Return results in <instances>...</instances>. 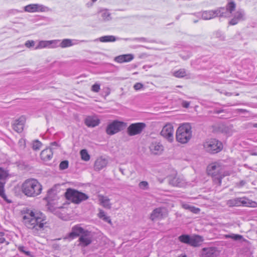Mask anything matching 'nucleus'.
I'll list each match as a JSON object with an SVG mask.
<instances>
[{
  "instance_id": "nucleus-9",
  "label": "nucleus",
  "mask_w": 257,
  "mask_h": 257,
  "mask_svg": "<svg viewBox=\"0 0 257 257\" xmlns=\"http://www.w3.org/2000/svg\"><path fill=\"white\" fill-rule=\"evenodd\" d=\"M224 10L223 9H217L215 10L205 11L202 13L201 17L203 19L205 20H210L216 17H221L224 16L223 13Z\"/></svg>"
},
{
  "instance_id": "nucleus-3",
  "label": "nucleus",
  "mask_w": 257,
  "mask_h": 257,
  "mask_svg": "<svg viewBox=\"0 0 257 257\" xmlns=\"http://www.w3.org/2000/svg\"><path fill=\"white\" fill-rule=\"evenodd\" d=\"M176 140L182 144L187 143L192 137L191 126L189 123L180 125L176 132Z\"/></svg>"
},
{
  "instance_id": "nucleus-44",
  "label": "nucleus",
  "mask_w": 257,
  "mask_h": 257,
  "mask_svg": "<svg viewBox=\"0 0 257 257\" xmlns=\"http://www.w3.org/2000/svg\"><path fill=\"white\" fill-rule=\"evenodd\" d=\"M100 90V85L98 84H94L91 87V90L95 92H98Z\"/></svg>"
},
{
  "instance_id": "nucleus-38",
  "label": "nucleus",
  "mask_w": 257,
  "mask_h": 257,
  "mask_svg": "<svg viewBox=\"0 0 257 257\" xmlns=\"http://www.w3.org/2000/svg\"><path fill=\"white\" fill-rule=\"evenodd\" d=\"M9 175L8 170L0 167V180H4L6 179Z\"/></svg>"
},
{
  "instance_id": "nucleus-50",
  "label": "nucleus",
  "mask_w": 257,
  "mask_h": 257,
  "mask_svg": "<svg viewBox=\"0 0 257 257\" xmlns=\"http://www.w3.org/2000/svg\"><path fill=\"white\" fill-rule=\"evenodd\" d=\"M190 105L189 102L187 101H183L182 103V105L185 108H188Z\"/></svg>"
},
{
  "instance_id": "nucleus-27",
  "label": "nucleus",
  "mask_w": 257,
  "mask_h": 257,
  "mask_svg": "<svg viewBox=\"0 0 257 257\" xmlns=\"http://www.w3.org/2000/svg\"><path fill=\"white\" fill-rule=\"evenodd\" d=\"M99 200L100 204L106 209H110L111 204L110 203V199L107 197L103 195L99 196Z\"/></svg>"
},
{
  "instance_id": "nucleus-22",
  "label": "nucleus",
  "mask_w": 257,
  "mask_h": 257,
  "mask_svg": "<svg viewBox=\"0 0 257 257\" xmlns=\"http://www.w3.org/2000/svg\"><path fill=\"white\" fill-rule=\"evenodd\" d=\"M108 163L107 160L102 158L99 157L96 159L94 163L95 170L99 171L105 167Z\"/></svg>"
},
{
  "instance_id": "nucleus-21",
  "label": "nucleus",
  "mask_w": 257,
  "mask_h": 257,
  "mask_svg": "<svg viewBox=\"0 0 257 257\" xmlns=\"http://www.w3.org/2000/svg\"><path fill=\"white\" fill-rule=\"evenodd\" d=\"M53 148H50L43 150L40 154L41 159L45 162L50 160L53 155Z\"/></svg>"
},
{
  "instance_id": "nucleus-54",
  "label": "nucleus",
  "mask_w": 257,
  "mask_h": 257,
  "mask_svg": "<svg viewBox=\"0 0 257 257\" xmlns=\"http://www.w3.org/2000/svg\"><path fill=\"white\" fill-rule=\"evenodd\" d=\"M220 92L221 93H224L226 96H231L232 95V93L230 92Z\"/></svg>"
},
{
  "instance_id": "nucleus-51",
  "label": "nucleus",
  "mask_w": 257,
  "mask_h": 257,
  "mask_svg": "<svg viewBox=\"0 0 257 257\" xmlns=\"http://www.w3.org/2000/svg\"><path fill=\"white\" fill-rule=\"evenodd\" d=\"M236 111L237 112H241V113H245V112H248V111L246 109H237L236 110Z\"/></svg>"
},
{
  "instance_id": "nucleus-26",
  "label": "nucleus",
  "mask_w": 257,
  "mask_h": 257,
  "mask_svg": "<svg viewBox=\"0 0 257 257\" xmlns=\"http://www.w3.org/2000/svg\"><path fill=\"white\" fill-rule=\"evenodd\" d=\"M99 120L94 117L87 116L85 119V123L88 127H95L99 123Z\"/></svg>"
},
{
  "instance_id": "nucleus-13",
  "label": "nucleus",
  "mask_w": 257,
  "mask_h": 257,
  "mask_svg": "<svg viewBox=\"0 0 257 257\" xmlns=\"http://www.w3.org/2000/svg\"><path fill=\"white\" fill-rule=\"evenodd\" d=\"M92 238L91 232L85 230L79 238V244L83 247L86 246L91 243Z\"/></svg>"
},
{
  "instance_id": "nucleus-23",
  "label": "nucleus",
  "mask_w": 257,
  "mask_h": 257,
  "mask_svg": "<svg viewBox=\"0 0 257 257\" xmlns=\"http://www.w3.org/2000/svg\"><path fill=\"white\" fill-rule=\"evenodd\" d=\"M134 57L133 54H124L119 55L114 58V61L119 63H122L123 62H127L132 61L134 59Z\"/></svg>"
},
{
  "instance_id": "nucleus-57",
  "label": "nucleus",
  "mask_w": 257,
  "mask_h": 257,
  "mask_svg": "<svg viewBox=\"0 0 257 257\" xmlns=\"http://www.w3.org/2000/svg\"><path fill=\"white\" fill-rule=\"evenodd\" d=\"M119 171H120V172L121 173V174L122 175H124V169H122V168H119Z\"/></svg>"
},
{
  "instance_id": "nucleus-17",
  "label": "nucleus",
  "mask_w": 257,
  "mask_h": 257,
  "mask_svg": "<svg viewBox=\"0 0 257 257\" xmlns=\"http://www.w3.org/2000/svg\"><path fill=\"white\" fill-rule=\"evenodd\" d=\"M244 19V12L243 10H240L234 14L233 18L229 21V24L231 25H235L239 22L243 21Z\"/></svg>"
},
{
  "instance_id": "nucleus-5",
  "label": "nucleus",
  "mask_w": 257,
  "mask_h": 257,
  "mask_svg": "<svg viewBox=\"0 0 257 257\" xmlns=\"http://www.w3.org/2000/svg\"><path fill=\"white\" fill-rule=\"evenodd\" d=\"M207 172L209 175L213 177L214 181L218 183L219 185L221 184L222 177L229 175L227 173L222 175V169L220 166L217 163L212 164L208 166Z\"/></svg>"
},
{
  "instance_id": "nucleus-14",
  "label": "nucleus",
  "mask_w": 257,
  "mask_h": 257,
  "mask_svg": "<svg viewBox=\"0 0 257 257\" xmlns=\"http://www.w3.org/2000/svg\"><path fill=\"white\" fill-rule=\"evenodd\" d=\"M151 153L154 155H161L164 151V148L163 145L158 142H152L149 146Z\"/></svg>"
},
{
  "instance_id": "nucleus-1",
  "label": "nucleus",
  "mask_w": 257,
  "mask_h": 257,
  "mask_svg": "<svg viewBox=\"0 0 257 257\" xmlns=\"http://www.w3.org/2000/svg\"><path fill=\"white\" fill-rule=\"evenodd\" d=\"M23 222L29 229H31L35 234L44 230L46 223V217L41 212H36L28 209L23 216Z\"/></svg>"
},
{
  "instance_id": "nucleus-58",
  "label": "nucleus",
  "mask_w": 257,
  "mask_h": 257,
  "mask_svg": "<svg viewBox=\"0 0 257 257\" xmlns=\"http://www.w3.org/2000/svg\"><path fill=\"white\" fill-rule=\"evenodd\" d=\"M253 126L254 127H256V128H257V123H254V124H253Z\"/></svg>"
},
{
  "instance_id": "nucleus-32",
  "label": "nucleus",
  "mask_w": 257,
  "mask_h": 257,
  "mask_svg": "<svg viewBox=\"0 0 257 257\" xmlns=\"http://www.w3.org/2000/svg\"><path fill=\"white\" fill-rule=\"evenodd\" d=\"M225 238H231L234 240L237 241L240 240L243 238V236L240 234H236L234 233H231L230 234H225L224 235Z\"/></svg>"
},
{
  "instance_id": "nucleus-19",
  "label": "nucleus",
  "mask_w": 257,
  "mask_h": 257,
  "mask_svg": "<svg viewBox=\"0 0 257 257\" xmlns=\"http://www.w3.org/2000/svg\"><path fill=\"white\" fill-rule=\"evenodd\" d=\"M168 182L169 184L173 186L183 187L185 184L184 180L179 176H169L168 177Z\"/></svg>"
},
{
  "instance_id": "nucleus-10",
  "label": "nucleus",
  "mask_w": 257,
  "mask_h": 257,
  "mask_svg": "<svg viewBox=\"0 0 257 257\" xmlns=\"http://www.w3.org/2000/svg\"><path fill=\"white\" fill-rule=\"evenodd\" d=\"M173 127L170 123L166 124L162 128L160 134L169 142H172L174 140Z\"/></svg>"
},
{
  "instance_id": "nucleus-8",
  "label": "nucleus",
  "mask_w": 257,
  "mask_h": 257,
  "mask_svg": "<svg viewBox=\"0 0 257 257\" xmlns=\"http://www.w3.org/2000/svg\"><path fill=\"white\" fill-rule=\"evenodd\" d=\"M146 127V124L144 122L132 123L127 128L126 132L129 136H136L140 134Z\"/></svg>"
},
{
  "instance_id": "nucleus-49",
  "label": "nucleus",
  "mask_w": 257,
  "mask_h": 257,
  "mask_svg": "<svg viewBox=\"0 0 257 257\" xmlns=\"http://www.w3.org/2000/svg\"><path fill=\"white\" fill-rule=\"evenodd\" d=\"M105 212L103 210H99V213L98 214V217L102 219L103 217H104L105 216Z\"/></svg>"
},
{
  "instance_id": "nucleus-47",
  "label": "nucleus",
  "mask_w": 257,
  "mask_h": 257,
  "mask_svg": "<svg viewBox=\"0 0 257 257\" xmlns=\"http://www.w3.org/2000/svg\"><path fill=\"white\" fill-rule=\"evenodd\" d=\"M102 220H103L104 221L108 222L110 224H111V220L109 216H107L105 215L104 217H103L102 218Z\"/></svg>"
},
{
  "instance_id": "nucleus-6",
  "label": "nucleus",
  "mask_w": 257,
  "mask_h": 257,
  "mask_svg": "<svg viewBox=\"0 0 257 257\" xmlns=\"http://www.w3.org/2000/svg\"><path fill=\"white\" fill-rule=\"evenodd\" d=\"M203 147L206 152L211 154L220 152L223 148L221 142L215 139L206 141L204 143Z\"/></svg>"
},
{
  "instance_id": "nucleus-34",
  "label": "nucleus",
  "mask_w": 257,
  "mask_h": 257,
  "mask_svg": "<svg viewBox=\"0 0 257 257\" xmlns=\"http://www.w3.org/2000/svg\"><path fill=\"white\" fill-rule=\"evenodd\" d=\"M186 75V71L184 69H180L173 73V75L177 78H182Z\"/></svg>"
},
{
  "instance_id": "nucleus-60",
  "label": "nucleus",
  "mask_w": 257,
  "mask_h": 257,
  "mask_svg": "<svg viewBox=\"0 0 257 257\" xmlns=\"http://www.w3.org/2000/svg\"><path fill=\"white\" fill-rule=\"evenodd\" d=\"M93 2H96L97 0H91Z\"/></svg>"
},
{
  "instance_id": "nucleus-40",
  "label": "nucleus",
  "mask_w": 257,
  "mask_h": 257,
  "mask_svg": "<svg viewBox=\"0 0 257 257\" xmlns=\"http://www.w3.org/2000/svg\"><path fill=\"white\" fill-rule=\"evenodd\" d=\"M42 146V144L41 142L38 140H35L32 143V148L35 151H38L40 149Z\"/></svg>"
},
{
  "instance_id": "nucleus-7",
  "label": "nucleus",
  "mask_w": 257,
  "mask_h": 257,
  "mask_svg": "<svg viewBox=\"0 0 257 257\" xmlns=\"http://www.w3.org/2000/svg\"><path fill=\"white\" fill-rule=\"evenodd\" d=\"M126 126V122L115 120L107 125L106 133L108 135H113L123 130Z\"/></svg>"
},
{
  "instance_id": "nucleus-18",
  "label": "nucleus",
  "mask_w": 257,
  "mask_h": 257,
  "mask_svg": "<svg viewBox=\"0 0 257 257\" xmlns=\"http://www.w3.org/2000/svg\"><path fill=\"white\" fill-rule=\"evenodd\" d=\"M26 118L24 116H21L16 120L13 124V129L17 133H21L24 128Z\"/></svg>"
},
{
  "instance_id": "nucleus-45",
  "label": "nucleus",
  "mask_w": 257,
  "mask_h": 257,
  "mask_svg": "<svg viewBox=\"0 0 257 257\" xmlns=\"http://www.w3.org/2000/svg\"><path fill=\"white\" fill-rule=\"evenodd\" d=\"M25 45L26 47H27V48H30V47L34 46L35 42L32 40V41H27L25 43Z\"/></svg>"
},
{
  "instance_id": "nucleus-56",
  "label": "nucleus",
  "mask_w": 257,
  "mask_h": 257,
  "mask_svg": "<svg viewBox=\"0 0 257 257\" xmlns=\"http://www.w3.org/2000/svg\"><path fill=\"white\" fill-rule=\"evenodd\" d=\"M51 147L57 146V143L56 142H54L51 144Z\"/></svg>"
},
{
  "instance_id": "nucleus-31",
  "label": "nucleus",
  "mask_w": 257,
  "mask_h": 257,
  "mask_svg": "<svg viewBox=\"0 0 257 257\" xmlns=\"http://www.w3.org/2000/svg\"><path fill=\"white\" fill-rule=\"evenodd\" d=\"M101 14V17L104 21H109L112 19L111 14L106 9L101 10L99 12Z\"/></svg>"
},
{
  "instance_id": "nucleus-36",
  "label": "nucleus",
  "mask_w": 257,
  "mask_h": 257,
  "mask_svg": "<svg viewBox=\"0 0 257 257\" xmlns=\"http://www.w3.org/2000/svg\"><path fill=\"white\" fill-rule=\"evenodd\" d=\"M73 45L72 40L70 39H64L61 42L60 46L62 48H66Z\"/></svg>"
},
{
  "instance_id": "nucleus-37",
  "label": "nucleus",
  "mask_w": 257,
  "mask_h": 257,
  "mask_svg": "<svg viewBox=\"0 0 257 257\" xmlns=\"http://www.w3.org/2000/svg\"><path fill=\"white\" fill-rule=\"evenodd\" d=\"M80 155L82 160L85 161H88L90 160V155L88 154L86 150H82L80 151Z\"/></svg>"
},
{
  "instance_id": "nucleus-4",
  "label": "nucleus",
  "mask_w": 257,
  "mask_h": 257,
  "mask_svg": "<svg viewBox=\"0 0 257 257\" xmlns=\"http://www.w3.org/2000/svg\"><path fill=\"white\" fill-rule=\"evenodd\" d=\"M65 195L68 200L75 204H79L89 198L87 194L71 188L67 189Z\"/></svg>"
},
{
  "instance_id": "nucleus-61",
  "label": "nucleus",
  "mask_w": 257,
  "mask_h": 257,
  "mask_svg": "<svg viewBox=\"0 0 257 257\" xmlns=\"http://www.w3.org/2000/svg\"><path fill=\"white\" fill-rule=\"evenodd\" d=\"M197 21H198L197 20H195V21H194V23H196V22H197Z\"/></svg>"
},
{
  "instance_id": "nucleus-35",
  "label": "nucleus",
  "mask_w": 257,
  "mask_h": 257,
  "mask_svg": "<svg viewBox=\"0 0 257 257\" xmlns=\"http://www.w3.org/2000/svg\"><path fill=\"white\" fill-rule=\"evenodd\" d=\"M99 40L102 42H114L116 39L113 36H105L100 37Z\"/></svg>"
},
{
  "instance_id": "nucleus-48",
  "label": "nucleus",
  "mask_w": 257,
  "mask_h": 257,
  "mask_svg": "<svg viewBox=\"0 0 257 257\" xmlns=\"http://www.w3.org/2000/svg\"><path fill=\"white\" fill-rule=\"evenodd\" d=\"M190 211L194 213H198L200 211V209L194 206H191Z\"/></svg>"
},
{
  "instance_id": "nucleus-52",
  "label": "nucleus",
  "mask_w": 257,
  "mask_h": 257,
  "mask_svg": "<svg viewBox=\"0 0 257 257\" xmlns=\"http://www.w3.org/2000/svg\"><path fill=\"white\" fill-rule=\"evenodd\" d=\"M183 207L185 209H187V210H191V206H190L189 205L186 204H184L183 205Z\"/></svg>"
},
{
  "instance_id": "nucleus-16",
  "label": "nucleus",
  "mask_w": 257,
  "mask_h": 257,
  "mask_svg": "<svg viewBox=\"0 0 257 257\" xmlns=\"http://www.w3.org/2000/svg\"><path fill=\"white\" fill-rule=\"evenodd\" d=\"M218 252L216 247H210L203 248L202 249L200 257H217Z\"/></svg>"
},
{
  "instance_id": "nucleus-29",
  "label": "nucleus",
  "mask_w": 257,
  "mask_h": 257,
  "mask_svg": "<svg viewBox=\"0 0 257 257\" xmlns=\"http://www.w3.org/2000/svg\"><path fill=\"white\" fill-rule=\"evenodd\" d=\"M46 198L49 201H52L58 198L57 192L56 190L54 188L50 189L47 193V196Z\"/></svg>"
},
{
  "instance_id": "nucleus-59",
  "label": "nucleus",
  "mask_w": 257,
  "mask_h": 257,
  "mask_svg": "<svg viewBox=\"0 0 257 257\" xmlns=\"http://www.w3.org/2000/svg\"><path fill=\"white\" fill-rule=\"evenodd\" d=\"M176 87H178V88H182V86H181V85H177V86H176Z\"/></svg>"
},
{
  "instance_id": "nucleus-39",
  "label": "nucleus",
  "mask_w": 257,
  "mask_h": 257,
  "mask_svg": "<svg viewBox=\"0 0 257 257\" xmlns=\"http://www.w3.org/2000/svg\"><path fill=\"white\" fill-rule=\"evenodd\" d=\"M18 249L20 252L24 253L27 256L33 257V255L32 254L31 252L27 250L25 246L23 245H19L18 246Z\"/></svg>"
},
{
  "instance_id": "nucleus-24",
  "label": "nucleus",
  "mask_w": 257,
  "mask_h": 257,
  "mask_svg": "<svg viewBox=\"0 0 257 257\" xmlns=\"http://www.w3.org/2000/svg\"><path fill=\"white\" fill-rule=\"evenodd\" d=\"M226 204L229 207L239 206L246 204V202L241 198H237L228 200Z\"/></svg>"
},
{
  "instance_id": "nucleus-2",
  "label": "nucleus",
  "mask_w": 257,
  "mask_h": 257,
  "mask_svg": "<svg viewBox=\"0 0 257 257\" xmlns=\"http://www.w3.org/2000/svg\"><path fill=\"white\" fill-rule=\"evenodd\" d=\"M42 190L41 184L35 179H27L21 186L22 192L27 197H36L41 194Z\"/></svg>"
},
{
  "instance_id": "nucleus-15",
  "label": "nucleus",
  "mask_w": 257,
  "mask_h": 257,
  "mask_svg": "<svg viewBox=\"0 0 257 257\" xmlns=\"http://www.w3.org/2000/svg\"><path fill=\"white\" fill-rule=\"evenodd\" d=\"M59 40L40 41L35 49H40L45 48H54L57 47Z\"/></svg>"
},
{
  "instance_id": "nucleus-55",
  "label": "nucleus",
  "mask_w": 257,
  "mask_h": 257,
  "mask_svg": "<svg viewBox=\"0 0 257 257\" xmlns=\"http://www.w3.org/2000/svg\"><path fill=\"white\" fill-rule=\"evenodd\" d=\"M245 182L244 181L242 180V181H240V182H239V186H243L245 185Z\"/></svg>"
},
{
  "instance_id": "nucleus-30",
  "label": "nucleus",
  "mask_w": 257,
  "mask_h": 257,
  "mask_svg": "<svg viewBox=\"0 0 257 257\" xmlns=\"http://www.w3.org/2000/svg\"><path fill=\"white\" fill-rule=\"evenodd\" d=\"M5 182L0 181V196L4 199L5 201L8 203H11V201L7 198V197L5 194Z\"/></svg>"
},
{
  "instance_id": "nucleus-46",
  "label": "nucleus",
  "mask_w": 257,
  "mask_h": 257,
  "mask_svg": "<svg viewBox=\"0 0 257 257\" xmlns=\"http://www.w3.org/2000/svg\"><path fill=\"white\" fill-rule=\"evenodd\" d=\"M143 86L144 85L143 84L141 83H137L134 85V88L136 90H139L142 88Z\"/></svg>"
},
{
  "instance_id": "nucleus-28",
  "label": "nucleus",
  "mask_w": 257,
  "mask_h": 257,
  "mask_svg": "<svg viewBox=\"0 0 257 257\" xmlns=\"http://www.w3.org/2000/svg\"><path fill=\"white\" fill-rule=\"evenodd\" d=\"M203 239L201 236L195 235L191 237L189 245L196 247L201 245Z\"/></svg>"
},
{
  "instance_id": "nucleus-11",
  "label": "nucleus",
  "mask_w": 257,
  "mask_h": 257,
  "mask_svg": "<svg viewBox=\"0 0 257 257\" xmlns=\"http://www.w3.org/2000/svg\"><path fill=\"white\" fill-rule=\"evenodd\" d=\"M167 211L165 208L159 207L153 210L150 214V219L152 221L160 220L166 217Z\"/></svg>"
},
{
  "instance_id": "nucleus-42",
  "label": "nucleus",
  "mask_w": 257,
  "mask_h": 257,
  "mask_svg": "<svg viewBox=\"0 0 257 257\" xmlns=\"http://www.w3.org/2000/svg\"><path fill=\"white\" fill-rule=\"evenodd\" d=\"M68 163L67 160L62 161L59 165V169L61 170L67 169L68 167Z\"/></svg>"
},
{
  "instance_id": "nucleus-20",
  "label": "nucleus",
  "mask_w": 257,
  "mask_h": 257,
  "mask_svg": "<svg viewBox=\"0 0 257 257\" xmlns=\"http://www.w3.org/2000/svg\"><path fill=\"white\" fill-rule=\"evenodd\" d=\"M236 7L235 3L231 1L228 3L226 5V8L223 7L219 8L218 9H223L224 10L223 11V13H224V16H221V17H229L230 16V14L232 12L235 10Z\"/></svg>"
},
{
  "instance_id": "nucleus-53",
  "label": "nucleus",
  "mask_w": 257,
  "mask_h": 257,
  "mask_svg": "<svg viewBox=\"0 0 257 257\" xmlns=\"http://www.w3.org/2000/svg\"><path fill=\"white\" fill-rule=\"evenodd\" d=\"M223 112H224L223 109L215 110L214 111V113H217V114H219V113H220Z\"/></svg>"
},
{
  "instance_id": "nucleus-41",
  "label": "nucleus",
  "mask_w": 257,
  "mask_h": 257,
  "mask_svg": "<svg viewBox=\"0 0 257 257\" xmlns=\"http://www.w3.org/2000/svg\"><path fill=\"white\" fill-rule=\"evenodd\" d=\"M139 187L143 190H148L149 189V185L147 181H143L139 183Z\"/></svg>"
},
{
  "instance_id": "nucleus-25",
  "label": "nucleus",
  "mask_w": 257,
  "mask_h": 257,
  "mask_svg": "<svg viewBox=\"0 0 257 257\" xmlns=\"http://www.w3.org/2000/svg\"><path fill=\"white\" fill-rule=\"evenodd\" d=\"M83 228L78 226H75L72 228L71 232L69 233V236L72 238L81 235L83 232L85 231Z\"/></svg>"
},
{
  "instance_id": "nucleus-43",
  "label": "nucleus",
  "mask_w": 257,
  "mask_h": 257,
  "mask_svg": "<svg viewBox=\"0 0 257 257\" xmlns=\"http://www.w3.org/2000/svg\"><path fill=\"white\" fill-rule=\"evenodd\" d=\"M4 233L3 232H0V243H3L4 242L6 243V244L8 245L9 244V242L7 241L6 240L5 238L4 237Z\"/></svg>"
},
{
  "instance_id": "nucleus-33",
  "label": "nucleus",
  "mask_w": 257,
  "mask_h": 257,
  "mask_svg": "<svg viewBox=\"0 0 257 257\" xmlns=\"http://www.w3.org/2000/svg\"><path fill=\"white\" fill-rule=\"evenodd\" d=\"M191 237H190L189 235L183 234L180 235L178 237V239L179 241H181V242L189 244V243H190V242Z\"/></svg>"
},
{
  "instance_id": "nucleus-12",
  "label": "nucleus",
  "mask_w": 257,
  "mask_h": 257,
  "mask_svg": "<svg viewBox=\"0 0 257 257\" xmlns=\"http://www.w3.org/2000/svg\"><path fill=\"white\" fill-rule=\"evenodd\" d=\"M48 8L41 4H30L24 7V11L28 13L44 12Z\"/></svg>"
}]
</instances>
